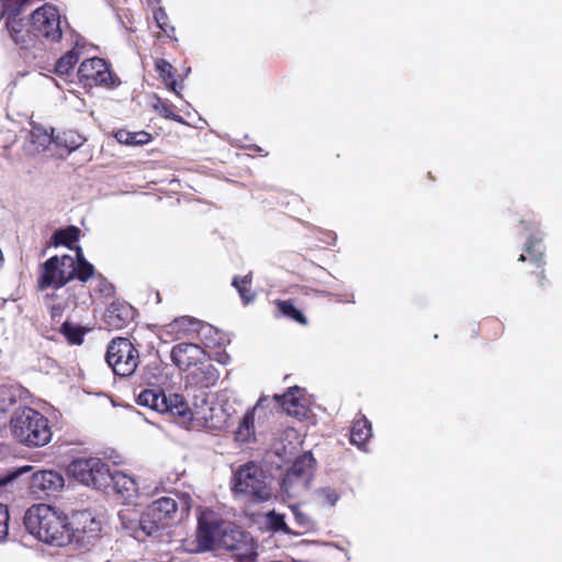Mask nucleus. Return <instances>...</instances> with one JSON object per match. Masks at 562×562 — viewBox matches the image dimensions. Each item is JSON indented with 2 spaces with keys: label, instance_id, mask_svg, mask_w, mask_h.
Returning <instances> with one entry per match:
<instances>
[{
  "label": "nucleus",
  "instance_id": "nucleus-1",
  "mask_svg": "<svg viewBox=\"0 0 562 562\" xmlns=\"http://www.w3.org/2000/svg\"><path fill=\"white\" fill-rule=\"evenodd\" d=\"M190 504L182 499L180 504L171 496L160 497L150 503L142 514L135 509H123L119 517L122 528L133 538L145 540L157 537L161 530L179 522L188 514Z\"/></svg>",
  "mask_w": 562,
  "mask_h": 562
},
{
  "label": "nucleus",
  "instance_id": "nucleus-2",
  "mask_svg": "<svg viewBox=\"0 0 562 562\" xmlns=\"http://www.w3.org/2000/svg\"><path fill=\"white\" fill-rule=\"evenodd\" d=\"M29 532L38 540L57 547L70 543L69 520L67 515L50 505L31 506L24 517Z\"/></svg>",
  "mask_w": 562,
  "mask_h": 562
},
{
  "label": "nucleus",
  "instance_id": "nucleus-3",
  "mask_svg": "<svg viewBox=\"0 0 562 562\" xmlns=\"http://www.w3.org/2000/svg\"><path fill=\"white\" fill-rule=\"evenodd\" d=\"M75 250L76 257L54 256L42 265L38 289H60L75 277L85 282L93 274L94 268L85 259L82 249L76 247Z\"/></svg>",
  "mask_w": 562,
  "mask_h": 562
},
{
  "label": "nucleus",
  "instance_id": "nucleus-4",
  "mask_svg": "<svg viewBox=\"0 0 562 562\" xmlns=\"http://www.w3.org/2000/svg\"><path fill=\"white\" fill-rule=\"evenodd\" d=\"M10 432L21 445L43 447L52 440L48 419L32 407L16 408L10 418Z\"/></svg>",
  "mask_w": 562,
  "mask_h": 562
},
{
  "label": "nucleus",
  "instance_id": "nucleus-5",
  "mask_svg": "<svg viewBox=\"0 0 562 562\" xmlns=\"http://www.w3.org/2000/svg\"><path fill=\"white\" fill-rule=\"evenodd\" d=\"M0 30L20 49L32 50L38 48L36 33L30 18L23 15L27 0H0Z\"/></svg>",
  "mask_w": 562,
  "mask_h": 562
},
{
  "label": "nucleus",
  "instance_id": "nucleus-6",
  "mask_svg": "<svg viewBox=\"0 0 562 562\" xmlns=\"http://www.w3.org/2000/svg\"><path fill=\"white\" fill-rule=\"evenodd\" d=\"M233 490L254 502H265L272 492L263 471L255 463L240 467L234 475Z\"/></svg>",
  "mask_w": 562,
  "mask_h": 562
},
{
  "label": "nucleus",
  "instance_id": "nucleus-7",
  "mask_svg": "<svg viewBox=\"0 0 562 562\" xmlns=\"http://www.w3.org/2000/svg\"><path fill=\"white\" fill-rule=\"evenodd\" d=\"M31 24L37 37L38 47L43 42L57 43L63 36V24H67L59 10L49 3L35 9L30 15Z\"/></svg>",
  "mask_w": 562,
  "mask_h": 562
},
{
  "label": "nucleus",
  "instance_id": "nucleus-8",
  "mask_svg": "<svg viewBox=\"0 0 562 562\" xmlns=\"http://www.w3.org/2000/svg\"><path fill=\"white\" fill-rule=\"evenodd\" d=\"M68 474L80 483L102 488L110 485L109 465L99 458H79L68 465Z\"/></svg>",
  "mask_w": 562,
  "mask_h": 562
},
{
  "label": "nucleus",
  "instance_id": "nucleus-9",
  "mask_svg": "<svg viewBox=\"0 0 562 562\" xmlns=\"http://www.w3.org/2000/svg\"><path fill=\"white\" fill-rule=\"evenodd\" d=\"M105 359L113 372L120 376L132 375L139 363L137 349L126 338L113 339L108 347Z\"/></svg>",
  "mask_w": 562,
  "mask_h": 562
},
{
  "label": "nucleus",
  "instance_id": "nucleus-10",
  "mask_svg": "<svg viewBox=\"0 0 562 562\" xmlns=\"http://www.w3.org/2000/svg\"><path fill=\"white\" fill-rule=\"evenodd\" d=\"M224 520L212 509L200 510L195 531V552H206L218 546Z\"/></svg>",
  "mask_w": 562,
  "mask_h": 562
},
{
  "label": "nucleus",
  "instance_id": "nucleus-11",
  "mask_svg": "<svg viewBox=\"0 0 562 562\" xmlns=\"http://www.w3.org/2000/svg\"><path fill=\"white\" fill-rule=\"evenodd\" d=\"M313 469L314 458L311 453L297 458L283 479L284 492L290 496H296L307 490L313 476Z\"/></svg>",
  "mask_w": 562,
  "mask_h": 562
},
{
  "label": "nucleus",
  "instance_id": "nucleus-12",
  "mask_svg": "<svg viewBox=\"0 0 562 562\" xmlns=\"http://www.w3.org/2000/svg\"><path fill=\"white\" fill-rule=\"evenodd\" d=\"M78 78L86 87H115L119 85V79L111 71L109 65L98 57L88 58L80 64Z\"/></svg>",
  "mask_w": 562,
  "mask_h": 562
},
{
  "label": "nucleus",
  "instance_id": "nucleus-13",
  "mask_svg": "<svg viewBox=\"0 0 562 562\" xmlns=\"http://www.w3.org/2000/svg\"><path fill=\"white\" fill-rule=\"evenodd\" d=\"M102 531V521L91 512H78L69 525L70 542L89 544L97 540Z\"/></svg>",
  "mask_w": 562,
  "mask_h": 562
},
{
  "label": "nucleus",
  "instance_id": "nucleus-14",
  "mask_svg": "<svg viewBox=\"0 0 562 562\" xmlns=\"http://www.w3.org/2000/svg\"><path fill=\"white\" fill-rule=\"evenodd\" d=\"M267 401V397H260L257 404L251 409L246 412L237 427V430L235 431V439L238 442L246 443L255 439L256 420L260 422L268 415L265 406Z\"/></svg>",
  "mask_w": 562,
  "mask_h": 562
},
{
  "label": "nucleus",
  "instance_id": "nucleus-15",
  "mask_svg": "<svg viewBox=\"0 0 562 562\" xmlns=\"http://www.w3.org/2000/svg\"><path fill=\"white\" fill-rule=\"evenodd\" d=\"M274 400L282 406L284 412L297 419L308 416V400L304 396L303 390L294 386L283 395H274Z\"/></svg>",
  "mask_w": 562,
  "mask_h": 562
},
{
  "label": "nucleus",
  "instance_id": "nucleus-16",
  "mask_svg": "<svg viewBox=\"0 0 562 562\" xmlns=\"http://www.w3.org/2000/svg\"><path fill=\"white\" fill-rule=\"evenodd\" d=\"M64 476L55 470H42L33 473L31 488L34 493L50 495L63 490Z\"/></svg>",
  "mask_w": 562,
  "mask_h": 562
},
{
  "label": "nucleus",
  "instance_id": "nucleus-17",
  "mask_svg": "<svg viewBox=\"0 0 562 562\" xmlns=\"http://www.w3.org/2000/svg\"><path fill=\"white\" fill-rule=\"evenodd\" d=\"M204 358L203 349L195 344L181 342L171 350L173 363L182 370H188L193 366L202 363Z\"/></svg>",
  "mask_w": 562,
  "mask_h": 562
},
{
  "label": "nucleus",
  "instance_id": "nucleus-18",
  "mask_svg": "<svg viewBox=\"0 0 562 562\" xmlns=\"http://www.w3.org/2000/svg\"><path fill=\"white\" fill-rule=\"evenodd\" d=\"M53 142V130L32 124L23 148L26 155L35 156L45 151Z\"/></svg>",
  "mask_w": 562,
  "mask_h": 562
},
{
  "label": "nucleus",
  "instance_id": "nucleus-19",
  "mask_svg": "<svg viewBox=\"0 0 562 562\" xmlns=\"http://www.w3.org/2000/svg\"><path fill=\"white\" fill-rule=\"evenodd\" d=\"M251 541L252 538L248 533L244 532L232 522L224 521L217 547L236 553Z\"/></svg>",
  "mask_w": 562,
  "mask_h": 562
},
{
  "label": "nucleus",
  "instance_id": "nucleus-20",
  "mask_svg": "<svg viewBox=\"0 0 562 562\" xmlns=\"http://www.w3.org/2000/svg\"><path fill=\"white\" fill-rule=\"evenodd\" d=\"M33 470L31 465H23L18 469L11 470L0 476V497L9 499L14 497L15 494L20 493L24 488V483L21 480L23 474H26Z\"/></svg>",
  "mask_w": 562,
  "mask_h": 562
},
{
  "label": "nucleus",
  "instance_id": "nucleus-21",
  "mask_svg": "<svg viewBox=\"0 0 562 562\" xmlns=\"http://www.w3.org/2000/svg\"><path fill=\"white\" fill-rule=\"evenodd\" d=\"M166 411L173 416L178 424L184 427L193 426L194 409H191L184 398L179 394L167 396Z\"/></svg>",
  "mask_w": 562,
  "mask_h": 562
},
{
  "label": "nucleus",
  "instance_id": "nucleus-22",
  "mask_svg": "<svg viewBox=\"0 0 562 562\" xmlns=\"http://www.w3.org/2000/svg\"><path fill=\"white\" fill-rule=\"evenodd\" d=\"M133 318V308L127 304L113 303L104 314V323L111 329H121L125 327Z\"/></svg>",
  "mask_w": 562,
  "mask_h": 562
},
{
  "label": "nucleus",
  "instance_id": "nucleus-23",
  "mask_svg": "<svg viewBox=\"0 0 562 562\" xmlns=\"http://www.w3.org/2000/svg\"><path fill=\"white\" fill-rule=\"evenodd\" d=\"M200 323L195 318L182 316L166 325L165 335L170 336L171 339H180L198 333Z\"/></svg>",
  "mask_w": 562,
  "mask_h": 562
},
{
  "label": "nucleus",
  "instance_id": "nucleus-24",
  "mask_svg": "<svg viewBox=\"0 0 562 562\" xmlns=\"http://www.w3.org/2000/svg\"><path fill=\"white\" fill-rule=\"evenodd\" d=\"M232 412L223 403H216L211 407L209 417H204V428L210 430H223L229 426Z\"/></svg>",
  "mask_w": 562,
  "mask_h": 562
},
{
  "label": "nucleus",
  "instance_id": "nucleus-25",
  "mask_svg": "<svg viewBox=\"0 0 562 562\" xmlns=\"http://www.w3.org/2000/svg\"><path fill=\"white\" fill-rule=\"evenodd\" d=\"M110 484H112L113 490L126 501H130L136 495L137 484L135 480L123 472H111Z\"/></svg>",
  "mask_w": 562,
  "mask_h": 562
},
{
  "label": "nucleus",
  "instance_id": "nucleus-26",
  "mask_svg": "<svg viewBox=\"0 0 562 562\" xmlns=\"http://www.w3.org/2000/svg\"><path fill=\"white\" fill-rule=\"evenodd\" d=\"M137 403L159 413L166 411L167 395L159 390L146 389L137 396Z\"/></svg>",
  "mask_w": 562,
  "mask_h": 562
},
{
  "label": "nucleus",
  "instance_id": "nucleus-27",
  "mask_svg": "<svg viewBox=\"0 0 562 562\" xmlns=\"http://www.w3.org/2000/svg\"><path fill=\"white\" fill-rule=\"evenodd\" d=\"M86 137L76 131H66L54 137V143L57 147L64 148L67 154H71L83 145Z\"/></svg>",
  "mask_w": 562,
  "mask_h": 562
},
{
  "label": "nucleus",
  "instance_id": "nucleus-28",
  "mask_svg": "<svg viewBox=\"0 0 562 562\" xmlns=\"http://www.w3.org/2000/svg\"><path fill=\"white\" fill-rule=\"evenodd\" d=\"M372 436L371 424L364 417L356 420L351 428L350 441L361 448Z\"/></svg>",
  "mask_w": 562,
  "mask_h": 562
},
{
  "label": "nucleus",
  "instance_id": "nucleus-29",
  "mask_svg": "<svg viewBox=\"0 0 562 562\" xmlns=\"http://www.w3.org/2000/svg\"><path fill=\"white\" fill-rule=\"evenodd\" d=\"M115 138L119 143L124 145L139 146L148 144L151 139V136L144 131L130 132L126 130H120L115 133Z\"/></svg>",
  "mask_w": 562,
  "mask_h": 562
},
{
  "label": "nucleus",
  "instance_id": "nucleus-30",
  "mask_svg": "<svg viewBox=\"0 0 562 562\" xmlns=\"http://www.w3.org/2000/svg\"><path fill=\"white\" fill-rule=\"evenodd\" d=\"M155 66H156L157 71L159 72L160 77L167 85V87L171 91H173L176 94L179 95V92L177 90V82L175 81L173 75H172V69H173L172 65L170 63H168L167 60L159 58L156 60Z\"/></svg>",
  "mask_w": 562,
  "mask_h": 562
},
{
  "label": "nucleus",
  "instance_id": "nucleus-31",
  "mask_svg": "<svg viewBox=\"0 0 562 562\" xmlns=\"http://www.w3.org/2000/svg\"><path fill=\"white\" fill-rule=\"evenodd\" d=\"M79 59V52L74 48L66 53L64 56H61L55 66V71L58 75H67L70 69L74 68V66L77 64Z\"/></svg>",
  "mask_w": 562,
  "mask_h": 562
},
{
  "label": "nucleus",
  "instance_id": "nucleus-32",
  "mask_svg": "<svg viewBox=\"0 0 562 562\" xmlns=\"http://www.w3.org/2000/svg\"><path fill=\"white\" fill-rule=\"evenodd\" d=\"M80 231L77 227L70 226L66 229H61L55 233V244L64 245L72 248V244L79 239Z\"/></svg>",
  "mask_w": 562,
  "mask_h": 562
},
{
  "label": "nucleus",
  "instance_id": "nucleus-33",
  "mask_svg": "<svg viewBox=\"0 0 562 562\" xmlns=\"http://www.w3.org/2000/svg\"><path fill=\"white\" fill-rule=\"evenodd\" d=\"M266 524L273 531H283L285 533H290L291 530L284 521V516L271 510L266 515Z\"/></svg>",
  "mask_w": 562,
  "mask_h": 562
},
{
  "label": "nucleus",
  "instance_id": "nucleus-34",
  "mask_svg": "<svg viewBox=\"0 0 562 562\" xmlns=\"http://www.w3.org/2000/svg\"><path fill=\"white\" fill-rule=\"evenodd\" d=\"M216 403L207 402L205 398L202 400L201 405H196L194 408V419L192 427H204V417H209L211 407L215 406Z\"/></svg>",
  "mask_w": 562,
  "mask_h": 562
},
{
  "label": "nucleus",
  "instance_id": "nucleus-35",
  "mask_svg": "<svg viewBox=\"0 0 562 562\" xmlns=\"http://www.w3.org/2000/svg\"><path fill=\"white\" fill-rule=\"evenodd\" d=\"M278 307H279V311L284 316L292 318L302 325L306 324L305 316L302 314V312L296 310L290 302L280 301V302H278Z\"/></svg>",
  "mask_w": 562,
  "mask_h": 562
},
{
  "label": "nucleus",
  "instance_id": "nucleus-36",
  "mask_svg": "<svg viewBox=\"0 0 562 562\" xmlns=\"http://www.w3.org/2000/svg\"><path fill=\"white\" fill-rule=\"evenodd\" d=\"M251 283V274H247L243 278H234L233 285L238 291L240 297L244 300L245 303H249L254 295L248 293L247 286Z\"/></svg>",
  "mask_w": 562,
  "mask_h": 562
},
{
  "label": "nucleus",
  "instance_id": "nucleus-37",
  "mask_svg": "<svg viewBox=\"0 0 562 562\" xmlns=\"http://www.w3.org/2000/svg\"><path fill=\"white\" fill-rule=\"evenodd\" d=\"M198 370L203 374V378L199 379V383L203 387H209L211 385H214L216 381L218 380V372L217 370L211 366H203L201 368H198Z\"/></svg>",
  "mask_w": 562,
  "mask_h": 562
},
{
  "label": "nucleus",
  "instance_id": "nucleus-38",
  "mask_svg": "<svg viewBox=\"0 0 562 562\" xmlns=\"http://www.w3.org/2000/svg\"><path fill=\"white\" fill-rule=\"evenodd\" d=\"M63 333L71 344H81L85 331L69 323L63 325Z\"/></svg>",
  "mask_w": 562,
  "mask_h": 562
},
{
  "label": "nucleus",
  "instance_id": "nucleus-39",
  "mask_svg": "<svg viewBox=\"0 0 562 562\" xmlns=\"http://www.w3.org/2000/svg\"><path fill=\"white\" fill-rule=\"evenodd\" d=\"M15 402V392L12 387L0 386V412L7 411Z\"/></svg>",
  "mask_w": 562,
  "mask_h": 562
},
{
  "label": "nucleus",
  "instance_id": "nucleus-40",
  "mask_svg": "<svg viewBox=\"0 0 562 562\" xmlns=\"http://www.w3.org/2000/svg\"><path fill=\"white\" fill-rule=\"evenodd\" d=\"M237 562H256L257 551L254 540L235 553Z\"/></svg>",
  "mask_w": 562,
  "mask_h": 562
},
{
  "label": "nucleus",
  "instance_id": "nucleus-41",
  "mask_svg": "<svg viewBox=\"0 0 562 562\" xmlns=\"http://www.w3.org/2000/svg\"><path fill=\"white\" fill-rule=\"evenodd\" d=\"M319 502L326 506H334L339 498L338 493L329 487L321 488L317 492Z\"/></svg>",
  "mask_w": 562,
  "mask_h": 562
},
{
  "label": "nucleus",
  "instance_id": "nucleus-42",
  "mask_svg": "<svg viewBox=\"0 0 562 562\" xmlns=\"http://www.w3.org/2000/svg\"><path fill=\"white\" fill-rule=\"evenodd\" d=\"M292 513L295 519V524L297 525L299 528L303 530H308L314 526L312 519L299 507H292Z\"/></svg>",
  "mask_w": 562,
  "mask_h": 562
},
{
  "label": "nucleus",
  "instance_id": "nucleus-43",
  "mask_svg": "<svg viewBox=\"0 0 562 562\" xmlns=\"http://www.w3.org/2000/svg\"><path fill=\"white\" fill-rule=\"evenodd\" d=\"M9 509L0 503V542L4 541L9 533Z\"/></svg>",
  "mask_w": 562,
  "mask_h": 562
},
{
  "label": "nucleus",
  "instance_id": "nucleus-44",
  "mask_svg": "<svg viewBox=\"0 0 562 562\" xmlns=\"http://www.w3.org/2000/svg\"><path fill=\"white\" fill-rule=\"evenodd\" d=\"M155 110L164 117L166 119H170V120H173L176 122H179V123H183V120L181 116L177 115L173 113V111L171 110V106L164 102V101H158L157 104H155Z\"/></svg>",
  "mask_w": 562,
  "mask_h": 562
},
{
  "label": "nucleus",
  "instance_id": "nucleus-45",
  "mask_svg": "<svg viewBox=\"0 0 562 562\" xmlns=\"http://www.w3.org/2000/svg\"><path fill=\"white\" fill-rule=\"evenodd\" d=\"M526 250L529 254L530 258L535 260L539 266L542 258V251L540 247H536V244L532 238L528 239Z\"/></svg>",
  "mask_w": 562,
  "mask_h": 562
},
{
  "label": "nucleus",
  "instance_id": "nucleus-46",
  "mask_svg": "<svg viewBox=\"0 0 562 562\" xmlns=\"http://www.w3.org/2000/svg\"><path fill=\"white\" fill-rule=\"evenodd\" d=\"M154 19L158 27L161 29L164 32H167V15L161 9L155 11Z\"/></svg>",
  "mask_w": 562,
  "mask_h": 562
},
{
  "label": "nucleus",
  "instance_id": "nucleus-47",
  "mask_svg": "<svg viewBox=\"0 0 562 562\" xmlns=\"http://www.w3.org/2000/svg\"><path fill=\"white\" fill-rule=\"evenodd\" d=\"M48 307L52 311L53 316H60L63 313L64 307L61 305H55L49 302H47Z\"/></svg>",
  "mask_w": 562,
  "mask_h": 562
},
{
  "label": "nucleus",
  "instance_id": "nucleus-48",
  "mask_svg": "<svg viewBox=\"0 0 562 562\" xmlns=\"http://www.w3.org/2000/svg\"><path fill=\"white\" fill-rule=\"evenodd\" d=\"M283 436H285L286 438H292L296 436V431L293 428H288L286 430H284Z\"/></svg>",
  "mask_w": 562,
  "mask_h": 562
},
{
  "label": "nucleus",
  "instance_id": "nucleus-49",
  "mask_svg": "<svg viewBox=\"0 0 562 562\" xmlns=\"http://www.w3.org/2000/svg\"><path fill=\"white\" fill-rule=\"evenodd\" d=\"M294 449V446L290 442L289 446H284L283 449H282V452L284 454L286 453H292V450Z\"/></svg>",
  "mask_w": 562,
  "mask_h": 562
},
{
  "label": "nucleus",
  "instance_id": "nucleus-50",
  "mask_svg": "<svg viewBox=\"0 0 562 562\" xmlns=\"http://www.w3.org/2000/svg\"><path fill=\"white\" fill-rule=\"evenodd\" d=\"M525 260H527L526 255H525V254L520 255V257H519V261H525Z\"/></svg>",
  "mask_w": 562,
  "mask_h": 562
},
{
  "label": "nucleus",
  "instance_id": "nucleus-51",
  "mask_svg": "<svg viewBox=\"0 0 562 562\" xmlns=\"http://www.w3.org/2000/svg\"><path fill=\"white\" fill-rule=\"evenodd\" d=\"M276 453L279 454V456L282 454V452H281V450L279 448H276Z\"/></svg>",
  "mask_w": 562,
  "mask_h": 562
}]
</instances>
